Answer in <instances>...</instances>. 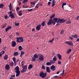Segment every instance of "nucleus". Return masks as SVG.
I'll use <instances>...</instances> for the list:
<instances>
[{
	"mask_svg": "<svg viewBox=\"0 0 79 79\" xmlns=\"http://www.w3.org/2000/svg\"><path fill=\"white\" fill-rule=\"evenodd\" d=\"M15 73H16V77H18L19 76L20 74V72L19 71V67L18 66H17L15 67Z\"/></svg>",
	"mask_w": 79,
	"mask_h": 79,
	"instance_id": "nucleus-1",
	"label": "nucleus"
},
{
	"mask_svg": "<svg viewBox=\"0 0 79 79\" xmlns=\"http://www.w3.org/2000/svg\"><path fill=\"white\" fill-rule=\"evenodd\" d=\"M47 73H44L43 71H41L40 73L39 76L40 77L42 78H45L47 76Z\"/></svg>",
	"mask_w": 79,
	"mask_h": 79,
	"instance_id": "nucleus-2",
	"label": "nucleus"
},
{
	"mask_svg": "<svg viewBox=\"0 0 79 79\" xmlns=\"http://www.w3.org/2000/svg\"><path fill=\"white\" fill-rule=\"evenodd\" d=\"M22 68H23L21 71V73H24L25 72H26L27 71V65H25L22 66Z\"/></svg>",
	"mask_w": 79,
	"mask_h": 79,
	"instance_id": "nucleus-3",
	"label": "nucleus"
},
{
	"mask_svg": "<svg viewBox=\"0 0 79 79\" xmlns=\"http://www.w3.org/2000/svg\"><path fill=\"white\" fill-rule=\"evenodd\" d=\"M47 24L48 26L51 25L52 24H53V25H55L56 23L54 22L53 20H52V19H49Z\"/></svg>",
	"mask_w": 79,
	"mask_h": 79,
	"instance_id": "nucleus-4",
	"label": "nucleus"
},
{
	"mask_svg": "<svg viewBox=\"0 0 79 79\" xmlns=\"http://www.w3.org/2000/svg\"><path fill=\"white\" fill-rule=\"evenodd\" d=\"M38 56H39L38 59L39 60V61H43L44 59V56L41 54H39Z\"/></svg>",
	"mask_w": 79,
	"mask_h": 79,
	"instance_id": "nucleus-5",
	"label": "nucleus"
},
{
	"mask_svg": "<svg viewBox=\"0 0 79 79\" xmlns=\"http://www.w3.org/2000/svg\"><path fill=\"white\" fill-rule=\"evenodd\" d=\"M23 38L22 37H18L17 38V42L19 43L23 42L24 41Z\"/></svg>",
	"mask_w": 79,
	"mask_h": 79,
	"instance_id": "nucleus-6",
	"label": "nucleus"
},
{
	"mask_svg": "<svg viewBox=\"0 0 79 79\" xmlns=\"http://www.w3.org/2000/svg\"><path fill=\"white\" fill-rule=\"evenodd\" d=\"M66 21V20H64V19H60L59 18H58V23H64Z\"/></svg>",
	"mask_w": 79,
	"mask_h": 79,
	"instance_id": "nucleus-7",
	"label": "nucleus"
},
{
	"mask_svg": "<svg viewBox=\"0 0 79 79\" xmlns=\"http://www.w3.org/2000/svg\"><path fill=\"white\" fill-rule=\"evenodd\" d=\"M65 43L69 44L70 46H73V43L72 42L70 41H67Z\"/></svg>",
	"mask_w": 79,
	"mask_h": 79,
	"instance_id": "nucleus-8",
	"label": "nucleus"
},
{
	"mask_svg": "<svg viewBox=\"0 0 79 79\" xmlns=\"http://www.w3.org/2000/svg\"><path fill=\"white\" fill-rule=\"evenodd\" d=\"M56 66L54 65H52L50 67L51 69V70H52L53 71H55V70L56 69Z\"/></svg>",
	"mask_w": 79,
	"mask_h": 79,
	"instance_id": "nucleus-9",
	"label": "nucleus"
},
{
	"mask_svg": "<svg viewBox=\"0 0 79 79\" xmlns=\"http://www.w3.org/2000/svg\"><path fill=\"white\" fill-rule=\"evenodd\" d=\"M41 24L39 25L36 27V30L39 31L41 29Z\"/></svg>",
	"mask_w": 79,
	"mask_h": 79,
	"instance_id": "nucleus-10",
	"label": "nucleus"
},
{
	"mask_svg": "<svg viewBox=\"0 0 79 79\" xmlns=\"http://www.w3.org/2000/svg\"><path fill=\"white\" fill-rule=\"evenodd\" d=\"M56 56H57L59 60H62V55H60V54H57Z\"/></svg>",
	"mask_w": 79,
	"mask_h": 79,
	"instance_id": "nucleus-11",
	"label": "nucleus"
},
{
	"mask_svg": "<svg viewBox=\"0 0 79 79\" xmlns=\"http://www.w3.org/2000/svg\"><path fill=\"white\" fill-rule=\"evenodd\" d=\"M10 68V66L9 64H6L5 66V68L6 70H8Z\"/></svg>",
	"mask_w": 79,
	"mask_h": 79,
	"instance_id": "nucleus-12",
	"label": "nucleus"
},
{
	"mask_svg": "<svg viewBox=\"0 0 79 79\" xmlns=\"http://www.w3.org/2000/svg\"><path fill=\"white\" fill-rule=\"evenodd\" d=\"M52 7H54L56 5V0H53L52 2Z\"/></svg>",
	"mask_w": 79,
	"mask_h": 79,
	"instance_id": "nucleus-13",
	"label": "nucleus"
},
{
	"mask_svg": "<svg viewBox=\"0 0 79 79\" xmlns=\"http://www.w3.org/2000/svg\"><path fill=\"white\" fill-rule=\"evenodd\" d=\"M9 16L10 17V18H11V19H12L13 18H15V16H14V14H12L10 15H9Z\"/></svg>",
	"mask_w": 79,
	"mask_h": 79,
	"instance_id": "nucleus-14",
	"label": "nucleus"
},
{
	"mask_svg": "<svg viewBox=\"0 0 79 79\" xmlns=\"http://www.w3.org/2000/svg\"><path fill=\"white\" fill-rule=\"evenodd\" d=\"M11 28V27L10 26H9L8 27H7V28L6 29L5 31L7 32L8 30H10Z\"/></svg>",
	"mask_w": 79,
	"mask_h": 79,
	"instance_id": "nucleus-15",
	"label": "nucleus"
},
{
	"mask_svg": "<svg viewBox=\"0 0 79 79\" xmlns=\"http://www.w3.org/2000/svg\"><path fill=\"white\" fill-rule=\"evenodd\" d=\"M53 20L54 21H55L54 22H55V23H58V18H54Z\"/></svg>",
	"mask_w": 79,
	"mask_h": 79,
	"instance_id": "nucleus-16",
	"label": "nucleus"
},
{
	"mask_svg": "<svg viewBox=\"0 0 79 79\" xmlns=\"http://www.w3.org/2000/svg\"><path fill=\"white\" fill-rule=\"evenodd\" d=\"M46 72H47V73H50V70L49 69V68L48 67H47L46 68Z\"/></svg>",
	"mask_w": 79,
	"mask_h": 79,
	"instance_id": "nucleus-17",
	"label": "nucleus"
},
{
	"mask_svg": "<svg viewBox=\"0 0 79 79\" xmlns=\"http://www.w3.org/2000/svg\"><path fill=\"white\" fill-rule=\"evenodd\" d=\"M16 44V43L14 41H12V47H14L15 46Z\"/></svg>",
	"mask_w": 79,
	"mask_h": 79,
	"instance_id": "nucleus-18",
	"label": "nucleus"
},
{
	"mask_svg": "<svg viewBox=\"0 0 79 79\" xmlns=\"http://www.w3.org/2000/svg\"><path fill=\"white\" fill-rule=\"evenodd\" d=\"M4 59L5 60H7L8 59V56L7 55H5Z\"/></svg>",
	"mask_w": 79,
	"mask_h": 79,
	"instance_id": "nucleus-19",
	"label": "nucleus"
},
{
	"mask_svg": "<svg viewBox=\"0 0 79 79\" xmlns=\"http://www.w3.org/2000/svg\"><path fill=\"white\" fill-rule=\"evenodd\" d=\"M33 68V65L32 64H30L28 67V69H30Z\"/></svg>",
	"mask_w": 79,
	"mask_h": 79,
	"instance_id": "nucleus-20",
	"label": "nucleus"
},
{
	"mask_svg": "<svg viewBox=\"0 0 79 79\" xmlns=\"http://www.w3.org/2000/svg\"><path fill=\"white\" fill-rule=\"evenodd\" d=\"M36 60V58H35V57H33L31 59V61L33 62H34Z\"/></svg>",
	"mask_w": 79,
	"mask_h": 79,
	"instance_id": "nucleus-21",
	"label": "nucleus"
},
{
	"mask_svg": "<svg viewBox=\"0 0 79 79\" xmlns=\"http://www.w3.org/2000/svg\"><path fill=\"white\" fill-rule=\"evenodd\" d=\"M50 62L51 64H54V63H55V62L53 60H50Z\"/></svg>",
	"mask_w": 79,
	"mask_h": 79,
	"instance_id": "nucleus-22",
	"label": "nucleus"
},
{
	"mask_svg": "<svg viewBox=\"0 0 79 79\" xmlns=\"http://www.w3.org/2000/svg\"><path fill=\"white\" fill-rule=\"evenodd\" d=\"M33 57H34V58H38V56L37 55V54H35L34 55V56Z\"/></svg>",
	"mask_w": 79,
	"mask_h": 79,
	"instance_id": "nucleus-23",
	"label": "nucleus"
},
{
	"mask_svg": "<svg viewBox=\"0 0 79 79\" xmlns=\"http://www.w3.org/2000/svg\"><path fill=\"white\" fill-rule=\"evenodd\" d=\"M4 5L2 4H0V9H2L4 6Z\"/></svg>",
	"mask_w": 79,
	"mask_h": 79,
	"instance_id": "nucleus-24",
	"label": "nucleus"
},
{
	"mask_svg": "<svg viewBox=\"0 0 79 79\" xmlns=\"http://www.w3.org/2000/svg\"><path fill=\"white\" fill-rule=\"evenodd\" d=\"M25 53V52H21L20 56V57H22V56Z\"/></svg>",
	"mask_w": 79,
	"mask_h": 79,
	"instance_id": "nucleus-25",
	"label": "nucleus"
},
{
	"mask_svg": "<svg viewBox=\"0 0 79 79\" xmlns=\"http://www.w3.org/2000/svg\"><path fill=\"white\" fill-rule=\"evenodd\" d=\"M18 52H15L14 53V56H18Z\"/></svg>",
	"mask_w": 79,
	"mask_h": 79,
	"instance_id": "nucleus-26",
	"label": "nucleus"
},
{
	"mask_svg": "<svg viewBox=\"0 0 79 79\" xmlns=\"http://www.w3.org/2000/svg\"><path fill=\"white\" fill-rule=\"evenodd\" d=\"M53 60L54 61H57L56 57V56H54V58H53Z\"/></svg>",
	"mask_w": 79,
	"mask_h": 79,
	"instance_id": "nucleus-27",
	"label": "nucleus"
},
{
	"mask_svg": "<svg viewBox=\"0 0 79 79\" xmlns=\"http://www.w3.org/2000/svg\"><path fill=\"white\" fill-rule=\"evenodd\" d=\"M45 21H44L42 22V23H41V25L43 26H44L45 25Z\"/></svg>",
	"mask_w": 79,
	"mask_h": 79,
	"instance_id": "nucleus-28",
	"label": "nucleus"
},
{
	"mask_svg": "<svg viewBox=\"0 0 79 79\" xmlns=\"http://www.w3.org/2000/svg\"><path fill=\"white\" fill-rule=\"evenodd\" d=\"M28 0H24L23 1V3L24 4H26V3L28 2Z\"/></svg>",
	"mask_w": 79,
	"mask_h": 79,
	"instance_id": "nucleus-29",
	"label": "nucleus"
},
{
	"mask_svg": "<svg viewBox=\"0 0 79 79\" xmlns=\"http://www.w3.org/2000/svg\"><path fill=\"white\" fill-rule=\"evenodd\" d=\"M46 64L47 66H50V65H51L50 62H48L46 63Z\"/></svg>",
	"mask_w": 79,
	"mask_h": 79,
	"instance_id": "nucleus-30",
	"label": "nucleus"
},
{
	"mask_svg": "<svg viewBox=\"0 0 79 79\" xmlns=\"http://www.w3.org/2000/svg\"><path fill=\"white\" fill-rule=\"evenodd\" d=\"M55 16V14H54L53 15H51V16H50V18L51 19H52V18H53Z\"/></svg>",
	"mask_w": 79,
	"mask_h": 79,
	"instance_id": "nucleus-31",
	"label": "nucleus"
},
{
	"mask_svg": "<svg viewBox=\"0 0 79 79\" xmlns=\"http://www.w3.org/2000/svg\"><path fill=\"white\" fill-rule=\"evenodd\" d=\"M10 65L11 66H13L14 65V64L13 62H11L10 63Z\"/></svg>",
	"mask_w": 79,
	"mask_h": 79,
	"instance_id": "nucleus-32",
	"label": "nucleus"
},
{
	"mask_svg": "<svg viewBox=\"0 0 79 79\" xmlns=\"http://www.w3.org/2000/svg\"><path fill=\"white\" fill-rule=\"evenodd\" d=\"M18 48H19V50H21L22 49V47L21 46H19V47Z\"/></svg>",
	"mask_w": 79,
	"mask_h": 79,
	"instance_id": "nucleus-33",
	"label": "nucleus"
},
{
	"mask_svg": "<svg viewBox=\"0 0 79 79\" xmlns=\"http://www.w3.org/2000/svg\"><path fill=\"white\" fill-rule=\"evenodd\" d=\"M12 60H13V61H14V62H15H15H16V60L15 57H13L12 58Z\"/></svg>",
	"mask_w": 79,
	"mask_h": 79,
	"instance_id": "nucleus-34",
	"label": "nucleus"
},
{
	"mask_svg": "<svg viewBox=\"0 0 79 79\" xmlns=\"http://www.w3.org/2000/svg\"><path fill=\"white\" fill-rule=\"evenodd\" d=\"M30 3H31V4H33L34 5H35V4L36 3L35 2H31Z\"/></svg>",
	"mask_w": 79,
	"mask_h": 79,
	"instance_id": "nucleus-35",
	"label": "nucleus"
},
{
	"mask_svg": "<svg viewBox=\"0 0 79 79\" xmlns=\"http://www.w3.org/2000/svg\"><path fill=\"white\" fill-rule=\"evenodd\" d=\"M42 69H45V66L44 65H43L42 66Z\"/></svg>",
	"mask_w": 79,
	"mask_h": 79,
	"instance_id": "nucleus-36",
	"label": "nucleus"
},
{
	"mask_svg": "<svg viewBox=\"0 0 79 79\" xmlns=\"http://www.w3.org/2000/svg\"><path fill=\"white\" fill-rule=\"evenodd\" d=\"M6 23H5L3 26L2 27V28H4L6 26Z\"/></svg>",
	"mask_w": 79,
	"mask_h": 79,
	"instance_id": "nucleus-37",
	"label": "nucleus"
},
{
	"mask_svg": "<svg viewBox=\"0 0 79 79\" xmlns=\"http://www.w3.org/2000/svg\"><path fill=\"white\" fill-rule=\"evenodd\" d=\"M54 38H52V40H50L49 41V42L52 43V41L54 40Z\"/></svg>",
	"mask_w": 79,
	"mask_h": 79,
	"instance_id": "nucleus-38",
	"label": "nucleus"
},
{
	"mask_svg": "<svg viewBox=\"0 0 79 79\" xmlns=\"http://www.w3.org/2000/svg\"><path fill=\"white\" fill-rule=\"evenodd\" d=\"M64 31H63V30H62L60 33V34H62L63 33H64Z\"/></svg>",
	"mask_w": 79,
	"mask_h": 79,
	"instance_id": "nucleus-39",
	"label": "nucleus"
},
{
	"mask_svg": "<svg viewBox=\"0 0 79 79\" xmlns=\"http://www.w3.org/2000/svg\"><path fill=\"white\" fill-rule=\"evenodd\" d=\"M71 23V21H67V22L66 23L67 24H70Z\"/></svg>",
	"mask_w": 79,
	"mask_h": 79,
	"instance_id": "nucleus-40",
	"label": "nucleus"
},
{
	"mask_svg": "<svg viewBox=\"0 0 79 79\" xmlns=\"http://www.w3.org/2000/svg\"><path fill=\"white\" fill-rule=\"evenodd\" d=\"M5 53V51H1L0 53H1V54H4Z\"/></svg>",
	"mask_w": 79,
	"mask_h": 79,
	"instance_id": "nucleus-41",
	"label": "nucleus"
},
{
	"mask_svg": "<svg viewBox=\"0 0 79 79\" xmlns=\"http://www.w3.org/2000/svg\"><path fill=\"white\" fill-rule=\"evenodd\" d=\"M58 64H60V65L61 64V61L60 60H59L58 61Z\"/></svg>",
	"mask_w": 79,
	"mask_h": 79,
	"instance_id": "nucleus-42",
	"label": "nucleus"
},
{
	"mask_svg": "<svg viewBox=\"0 0 79 79\" xmlns=\"http://www.w3.org/2000/svg\"><path fill=\"white\" fill-rule=\"evenodd\" d=\"M19 13L18 15L19 16H22V13Z\"/></svg>",
	"mask_w": 79,
	"mask_h": 79,
	"instance_id": "nucleus-43",
	"label": "nucleus"
},
{
	"mask_svg": "<svg viewBox=\"0 0 79 79\" xmlns=\"http://www.w3.org/2000/svg\"><path fill=\"white\" fill-rule=\"evenodd\" d=\"M21 65L23 66L24 65V62L23 61H22L21 63Z\"/></svg>",
	"mask_w": 79,
	"mask_h": 79,
	"instance_id": "nucleus-44",
	"label": "nucleus"
},
{
	"mask_svg": "<svg viewBox=\"0 0 79 79\" xmlns=\"http://www.w3.org/2000/svg\"><path fill=\"white\" fill-rule=\"evenodd\" d=\"M8 13L10 14H13L12 12V11H10V12H8Z\"/></svg>",
	"mask_w": 79,
	"mask_h": 79,
	"instance_id": "nucleus-45",
	"label": "nucleus"
},
{
	"mask_svg": "<svg viewBox=\"0 0 79 79\" xmlns=\"http://www.w3.org/2000/svg\"><path fill=\"white\" fill-rule=\"evenodd\" d=\"M64 70H63L62 71V73H61L62 75H63L64 74Z\"/></svg>",
	"mask_w": 79,
	"mask_h": 79,
	"instance_id": "nucleus-46",
	"label": "nucleus"
},
{
	"mask_svg": "<svg viewBox=\"0 0 79 79\" xmlns=\"http://www.w3.org/2000/svg\"><path fill=\"white\" fill-rule=\"evenodd\" d=\"M33 10V9H28L27 10L29 11H32V10Z\"/></svg>",
	"mask_w": 79,
	"mask_h": 79,
	"instance_id": "nucleus-47",
	"label": "nucleus"
},
{
	"mask_svg": "<svg viewBox=\"0 0 79 79\" xmlns=\"http://www.w3.org/2000/svg\"><path fill=\"white\" fill-rule=\"evenodd\" d=\"M15 25L18 26L19 25V23H16L15 24Z\"/></svg>",
	"mask_w": 79,
	"mask_h": 79,
	"instance_id": "nucleus-48",
	"label": "nucleus"
},
{
	"mask_svg": "<svg viewBox=\"0 0 79 79\" xmlns=\"http://www.w3.org/2000/svg\"><path fill=\"white\" fill-rule=\"evenodd\" d=\"M51 4V2H48V6L50 5Z\"/></svg>",
	"mask_w": 79,
	"mask_h": 79,
	"instance_id": "nucleus-49",
	"label": "nucleus"
},
{
	"mask_svg": "<svg viewBox=\"0 0 79 79\" xmlns=\"http://www.w3.org/2000/svg\"><path fill=\"white\" fill-rule=\"evenodd\" d=\"M19 8L17 7V8H16V10L17 11H19Z\"/></svg>",
	"mask_w": 79,
	"mask_h": 79,
	"instance_id": "nucleus-50",
	"label": "nucleus"
},
{
	"mask_svg": "<svg viewBox=\"0 0 79 79\" xmlns=\"http://www.w3.org/2000/svg\"><path fill=\"white\" fill-rule=\"evenodd\" d=\"M58 77V76H54L53 77V78H57Z\"/></svg>",
	"mask_w": 79,
	"mask_h": 79,
	"instance_id": "nucleus-51",
	"label": "nucleus"
},
{
	"mask_svg": "<svg viewBox=\"0 0 79 79\" xmlns=\"http://www.w3.org/2000/svg\"><path fill=\"white\" fill-rule=\"evenodd\" d=\"M8 17V16L7 15H6L4 17L5 19H6Z\"/></svg>",
	"mask_w": 79,
	"mask_h": 79,
	"instance_id": "nucleus-52",
	"label": "nucleus"
},
{
	"mask_svg": "<svg viewBox=\"0 0 79 79\" xmlns=\"http://www.w3.org/2000/svg\"><path fill=\"white\" fill-rule=\"evenodd\" d=\"M72 36L73 37V38H76V35H72Z\"/></svg>",
	"mask_w": 79,
	"mask_h": 79,
	"instance_id": "nucleus-53",
	"label": "nucleus"
},
{
	"mask_svg": "<svg viewBox=\"0 0 79 79\" xmlns=\"http://www.w3.org/2000/svg\"><path fill=\"white\" fill-rule=\"evenodd\" d=\"M67 5V4L66 3H64L62 5L63 6L66 5Z\"/></svg>",
	"mask_w": 79,
	"mask_h": 79,
	"instance_id": "nucleus-54",
	"label": "nucleus"
},
{
	"mask_svg": "<svg viewBox=\"0 0 79 79\" xmlns=\"http://www.w3.org/2000/svg\"><path fill=\"white\" fill-rule=\"evenodd\" d=\"M9 8V9L10 10H11V9H12V6H8Z\"/></svg>",
	"mask_w": 79,
	"mask_h": 79,
	"instance_id": "nucleus-55",
	"label": "nucleus"
},
{
	"mask_svg": "<svg viewBox=\"0 0 79 79\" xmlns=\"http://www.w3.org/2000/svg\"><path fill=\"white\" fill-rule=\"evenodd\" d=\"M69 38L70 39H71V40H73V38L70 36L69 37Z\"/></svg>",
	"mask_w": 79,
	"mask_h": 79,
	"instance_id": "nucleus-56",
	"label": "nucleus"
},
{
	"mask_svg": "<svg viewBox=\"0 0 79 79\" xmlns=\"http://www.w3.org/2000/svg\"><path fill=\"white\" fill-rule=\"evenodd\" d=\"M60 72V71L57 72H56V74H59Z\"/></svg>",
	"mask_w": 79,
	"mask_h": 79,
	"instance_id": "nucleus-57",
	"label": "nucleus"
},
{
	"mask_svg": "<svg viewBox=\"0 0 79 79\" xmlns=\"http://www.w3.org/2000/svg\"><path fill=\"white\" fill-rule=\"evenodd\" d=\"M6 47H4L3 48V49H4V50H6Z\"/></svg>",
	"mask_w": 79,
	"mask_h": 79,
	"instance_id": "nucleus-58",
	"label": "nucleus"
},
{
	"mask_svg": "<svg viewBox=\"0 0 79 79\" xmlns=\"http://www.w3.org/2000/svg\"><path fill=\"white\" fill-rule=\"evenodd\" d=\"M71 51H72V49H69L68 50V51H69V52H71Z\"/></svg>",
	"mask_w": 79,
	"mask_h": 79,
	"instance_id": "nucleus-59",
	"label": "nucleus"
},
{
	"mask_svg": "<svg viewBox=\"0 0 79 79\" xmlns=\"http://www.w3.org/2000/svg\"><path fill=\"white\" fill-rule=\"evenodd\" d=\"M16 34L17 35L19 36V33L18 32H16Z\"/></svg>",
	"mask_w": 79,
	"mask_h": 79,
	"instance_id": "nucleus-60",
	"label": "nucleus"
},
{
	"mask_svg": "<svg viewBox=\"0 0 79 79\" xmlns=\"http://www.w3.org/2000/svg\"><path fill=\"white\" fill-rule=\"evenodd\" d=\"M12 6V4L11 3H10L9 4V6Z\"/></svg>",
	"mask_w": 79,
	"mask_h": 79,
	"instance_id": "nucleus-61",
	"label": "nucleus"
},
{
	"mask_svg": "<svg viewBox=\"0 0 79 79\" xmlns=\"http://www.w3.org/2000/svg\"><path fill=\"white\" fill-rule=\"evenodd\" d=\"M23 8H26V6H25H25H23Z\"/></svg>",
	"mask_w": 79,
	"mask_h": 79,
	"instance_id": "nucleus-62",
	"label": "nucleus"
},
{
	"mask_svg": "<svg viewBox=\"0 0 79 79\" xmlns=\"http://www.w3.org/2000/svg\"><path fill=\"white\" fill-rule=\"evenodd\" d=\"M79 16H78L77 17V20H79Z\"/></svg>",
	"mask_w": 79,
	"mask_h": 79,
	"instance_id": "nucleus-63",
	"label": "nucleus"
},
{
	"mask_svg": "<svg viewBox=\"0 0 79 79\" xmlns=\"http://www.w3.org/2000/svg\"><path fill=\"white\" fill-rule=\"evenodd\" d=\"M79 41V38H78L77 40V41L78 42Z\"/></svg>",
	"mask_w": 79,
	"mask_h": 79,
	"instance_id": "nucleus-64",
	"label": "nucleus"
}]
</instances>
